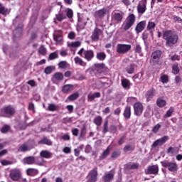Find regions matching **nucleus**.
Wrapping results in <instances>:
<instances>
[{"label": "nucleus", "mask_w": 182, "mask_h": 182, "mask_svg": "<svg viewBox=\"0 0 182 182\" xmlns=\"http://www.w3.org/2000/svg\"><path fill=\"white\" fill-rule=\"evenodd\" d=\"M109 132V120H106L103 125V134H106Z\"/></svg>", "instance_id": "nucleus-44"}, {"label": "nucleus", "mask_w": 182, "mask_h": 182, "mask_svg": "<svg viewBox=\"0 0 182 182\" xmlns=\"http://www.w3.org/2000/svg\"><path fill=\"white\" fill-rule=\"evenodd\" d=\"M134 64H130L126 68V71L127 72V73H129V75H132V73H134Z\"/></svg>", "instance_id": "nucleus-41"}, {"label": "nucleus", "mask_w": 182, "mask_h": 182, "mask_svg": "<svg viewBox=\"0 0 182 182\" xmlns=\"http://www.w3.org/2000/svg\"><path fill=\"white\" fill-rule=\"evenodd\" d=\"M10 178L13 180V181H19L22 178V172L19 168H14L10 171Z\"/></svg>", "instance_id": "nucleus-5"}, {"label": "nucleus", "mask_w": 182, "mask_h": 182, "mask_svg": "<svg viewBox=\"0 0 182 182\" xmlns=\"http://www.w3.org/2000/svg\"><path fill=\"white\" fill-rule=\"evenodd\" d=\"M38 53L40 55H42L43 56H45L46 55V48H45V46H41L38 48Z\"/></svg>", "instance_id": "nucleus-49"}, {"label": "nucleus", "mask_w": 182, "mask_h": 182, "mask_svg": "<svg viewBox=\"0 0 182 182\" xmlns=\"http://www.w3.org/2000/svg\"><path fill=\"white\" fill-rule=\"evenodd\" d=\"M79 98V92H76L70 96L68 97L67 100H69V102H75L77 99Z\"/></svg>", "instance_id": "nucleus-36"}, {"label": "nucleus", "mask_w": 182, "mask_h": 182, "mask_svg": "<svg viewBox=\"0 0 182 182\" xmlns=\"http://www.w3.org/2000/svg\"><path fill=\"white\" fill-rule=\"evenodd\" d=\"M99 173L97 172V167H95L92 169L87 177V182H96L97 181V177Z\"/></svg>", "instance_id": "nucleus-7"}, {"label": "nucleus", "mask_w": 182, "mask_h": 182, "mask_svg": "<svg viewBox=\"0 0 182 182\" xmlns=\"http://www.w3.org/2000/svg\"><path fill=\"white\" fill-rule=\"evenodd\" d=\"M174 112V108L173 107H171L170 109L166 112V113L164 115V118L166 117H171V115L173 114Z\"/></svg>", "instance_id": "nucleus-48"}, {"label": "nucleus", "mask_w": 182, "mask_h": 182, "mask_svg": "<svg viewBox=\"0 0 182 182\" xmlns=\"http://www.w3.org/2000/svg\"><path fill=\"white\" fill-rule=\"evenodd\" d=\"M58 68H60V69H66V68H68V62L60 61L58 63Z\"/></svg>", "instance_id": "nucleus-50"}, {"label": "nucleus", "mask_w": 182, "mask_h": 182, "mask_svg": "<svg viewBox=\"0 0 182 182\" xmlns=\"http://www.w3.org/2000/svg\"><path fill=\"white\" fill-rule=\"evenodd\" d=\"M74 60L76 64L80 65V66H83V60H82V58L75 57Z\"/></svg>", "instance_id": "nucleus-54"}, {"label": "nucleus", "mask_w": 182, "mask_h": 182, "mask_svg": "<svg viewBox=\"0 0 182 182\" xmlns=\"http://www.w3.org/2000/svg\"><path fill=\"white\" fill-rule=\"evenodd\" d=\"M53 70H55V66L50 65L45 68L44 73H46V75H50Z\"/></svg>", "instance_id": "nucleus-43"}, {"label": "nucleus", "mask_w": 182, "mask_h": 182, "mask_svg": "<svg viewBox=\"0 0 182 182\" xmlns=\"http://www.w3.org/2000/svg\"><path fill=\"white\" fill-rule=\"evenodd\" d=\"M167 105V102L166 100L163 99V97H159L156 100V105L158 107H164Z\"/></svg>", "instance_id": "nucleus-30"}, {"label": "nucleus", "mask_w": 182, "mask_h": 182, "mask_svg": "<svg viewBox=\"0 0 182 182\" xmlns=\"http://www.w3.org/2000/svg\"><path fill=\"white\" fill-rule=\"evenodd\" d=\"M171 60H172V62H174L176 60H180V55H177V54H175L173 55H172L171 57Z\"/></svg>", "instance_id": "nucleus-63"}, {"label": "nucleus", "mask_w": 182, "mask_h": 182, "mask_svg": "<svg viewBox=\"0 0 182 182\" xmlns=\"http://www.w3.org/2000/svg\"><path fill=\"white\" fill-rule=\"evenodd\" d=\"M121 84L122 87L124 89H126L127 90H129V89H130V87L132 86L130 80H129L127 78H122L121 80Z\"/></svg>", "instance_id": "nucleus-23"}, {"label": "nucleus", "mask_w": 182, "mask_h": 182, "mask_svg": "<svg viewBox=\"0 0 182 182\" xmlns=\"http://www.w3.org/2000/svg\"><path fill=\"white\" fill-rule=\"evenodd\" d=\"M53 39L58 45H60L63 42V38L60 34H54Z\"/></svg>", "instance_id": "nucleus-35"}, {"label": "nucleus", "mask_w": 182, "mask_h": 182, "mask_svg": "<svg viewBox=\"0 0 182 182\" xmlns=\"http://www.w3.org/2000/svg\"><path fill=\"white\" fill-rule=\"evenodd\" d=\"M63 79H64L63 73H62L60 72H57V73H54V75H53V77H52V80L53 82H55V80L57 82H62V80H63Z\"/></svg>", "instance_id": "nucleus-21"}, {"label": "nucleus", "mask_w": 182, "mask_h": 182, "mask_svg": "<svg viewBox=\"0 0 182 182\" xmlns=\"http://www.w3.org/2000/svg\"><path fill=\"white\" fill-rule=\"evenodd\" d=\"M161 81L162 83H167L168 82V75H164L161 76Z\"/></svg>", "instance_id": "nucleus-58"}, {"label": "nucleus", "mask_w": 182, "mask_h": 182, "mask_svg": "<svg viewBox=\"0 0 182 182\" xmlns=\"http://www.w3.org/2000/svg\"><path fill=\"white\" fill-rule=\"evenodd\" d=\"M9 14H11V9L6 8L1 3H0V15L6 16L7 15H9Z\"/></svg>", "instance_id": "nucleus-27"}, {"label": "nucleus", "mask_w": 182, "mask_h": 182, "mask_svg": "<svg viewBox=\"0 0 182 182\" xmlns=\"http://www.w3.org/2000/svg\"><path fill=\"white\" fill-rule=\"evenodd\" d=\"M58 58H59V55L56 52L51 53L49 55L50 60H53L54 59H58Z\"/></svg>", "instance_id": "nucleus-53"}, {"label": "nucleus", "mask_w": 182, "mask_h": 182, "mask_svg": "<svg viewBox=\"0 0 182 182\" xmlns=\"http://www.w3.org/2000/svg\"><path fill=\"white\" fill-rule=\"evenodd\" d=\"M120 151H114V152L112 153L111 157L112 159H117L119 156H120Z\"/></svg>", "instance_id": "nucleus-56"}, {"label": "nucleus", "mask_w": 182, "mask_h": 182, "mask_svg": "<svg viewBox=\"0 0 182 182\" xmlns=\"http://www.w3.org/2000/svg\"><path fill=\"white\" fill-rule=\"evenodd\" d=\"M123 116L125 120H129L132 117V107L127 105L124 109Z\"/></svg>", "instance_id": "nucleus-17"}, {"label": "nucleus", "mask_w": 182, "mask_h": 182, "mask_svg": "<svg viewBox=\"0 0 182 182\" xmlns=\"http://www.w3.org/2000/svg\"><path fill=\"white\" fill-rule=\"evenodd\" d=\"M87 129V128H86V126L84 124L81 128V131H80V139H83V137H85V136H86V130Z\"/></svg>", "instance_id": "nucleus-45"}, {"label": "nucleus", "mask_w": 182, "mask_h": 182, "mask_svg": "<svg viewBox=\"0 0 182 182\" xmlns=\"http://www.w3.org/2000/svg\"><path fill=\"white\" fill-rule=\"evenodd\" d=\"M107 14V9L103 8L95 12V18H103Z\"/></svg>", "instance_id": "nucleus-19"}, {"label": "nucleus", "mask_w": 182, "mask_h": 182, "mask_svg": "<svg viewBox=\"0 0 182 182\" xmlns=\"http://www.w3.org/2000/svg\"><path fill=\"white\" fill-rule=\"evenodd\" d=\"M146 21H142L137 23L135 28L136 33H140L144 31V28H146Z\"/></svg>", "instance_id": "nucleus-18"}, {"label": "nucleus", "mask_w": 182, "mask_h": 182, "mask_svg": "<svg viewBox=\"0 0 182 182\" xmlns=\"http://www.w3.org/2000/svg\"><path fill=\"white\" fill-rule=\"evenodd\" d=\"M31 149V146H29L26 143H24L18 146V151L26 153V151H30Z\"/></svg>", "instance_id": "nucleus-25"}, {"label": "nucleus", "mask_w": 182, "mask_h": 182, "mask_svg": "<svg viewBox=\"0 0 182 182\" xmlns=\"http://www.w3.org/2000/svg\"><path fill=\"white\" fill-rule=\"evenodd\" d=\"M100 96H101L100 92H95L92 95H88L87 99L90 102H93L94 100L98 99L99 97H100Z\"/></svg>", "instance_id": "nucleus-34"}, {"label": "nucleus", "mask_w": 182, "mask_h": 182, "mask_svg": "<svg viewBox=\"0 0 182 182\" xmlns=\"http://www.w3.org/2000/svg\"><path fill=\"white\" fill-rule=\"evenodd\" d=\"M84 59H86L87 62H90L93 58H95V52L92 50H87L84 52Z\"/></svg>", "instance_id": "nucleus-16"}, {"label": "nucleus", "mask_w": 182, "mask_h": 182, "mask_svg": "<svg viewBox=\"0 0 182 182\" xmlns=\"http://www.w3.org/2000/svg\"><path fill=\"white\" fill-rule=\"evenodd\" d=\"M160 127H161V125H160V124H157L156 125H155L152 129L153 133H158L159 130H160Z\"/></svg>", "instance_id": "nucleus-60"}, {"label": "nucleus", "mask_w": 182, "mask_h": 182, "mask_svg": "<svg viewBox=\"0 0 182 182\" xmlns=\"http://www.w3.org/2000/svg\"><path fill=\"white\" fill-rule=\"evenodd\" d=\"M126 170H139V164L134 163L132 165L130 164H125Z\"/></svg>", "instance_id": "nucleus-32"}, {"label": "nucleus", "mask_w": 182, "mask_h": 182, "mask_svg": "<svg viewBox=\"0 0 182 182\" xmlns=\"http://www.w3.org/2000/svg\"><path fill=\"white\" fill-rule=\"evenodd\" d=\"M94 70L97 75L107 73V72H109V68L106 66V64L103 63L94 64Z\"/></svg>", "instance_id": "nucleus-4"}, {"label": "nucleus", "mask_w": 182, "mask_h": 182, "mask_svg": "<svg viewBox=\"0 0 182 182\" xmlns=\"http://www.w3.org/2000/svg\"><path fill=\"white\" fill-rule=\"evenodd\" d=\"M83 149V145H80L77 149H74L75 156L76 157H79V154H80V151Z\"/></svg>", "instance_id": "nucleus-46"}, {"label": "nucleus", "mask_w": 182, "mask_h": 182, "mask_svg": "<svg viewBox=\"0 0 182 182\" xmlns=\"http://www.w3.org/2000/svg\"><path fill=\"white\" fill-rule=\"evenodd\" d=\"M168 140V136H164L162 138H160V139L156 140L153 143L152 147H157L158 146H163V144H164V143H166V141H167Z\"/></svg>", "instance_id": "nucleus-14"}, {"label": "nucleus", "mask_w": 182, "mask_h": 182, "mask_svg": "<svg viewBox=\"0 0 182 182\" xmlns=\"http://www.w3.org/2000/svg\"><path fill=\"white\" fill-rule=\"evenodd\" d=\"M156 95V89L154 87L149 89L148 91H146L145 94V97L146 99V102H150L151 99L154 97V95Z\"/></svg>", "instance_id": "nucleus-15"}, {"label": "nucleus", "mask_w": 182, "mask_h": 182, "mask_svg": "<svg viewBox=\"0 0 182 182\" xmlns=\"http://www.w3.org/2000/svg\"><path fill=\"white\" fill-rule=\"evenodd\" d=\"M112 18L115 22L120 23L123 21V14L114 13Z\"/></svg>", "instance_id": "nucleus-29"}, {"label": "nucleus", "mask_w": 182, "mask_h": 182, "mask_svg": "<svg viewBox=\"0 0 182 182\" xmlns=\"http://www.w3.org/2000/svg\"><path fill=\"white\" fill-rule=\"evenodd\" d=\"M102 33H103V31H102L99 28H95L92 31V34L91 36V40L92 41V42H98L100 38V35H102Z\"/></svg>", "instance_id": "nucleus-10"}, {"label": "nucleus", "mask_w": 182, "mask_h": 182, "mask_svg": "<svg viewBox=\"0 0 182 182\" xmlns=\"http://www.w3.org/2000/svg\"><path fill=\"white\" fill-rule=\"evenodd\" d=\"M1 163L2 166H11V164H14V162L5 159L1 160Z\"/></svg>", "instance_id": "nucleus-57"}, {"label": "nucleus", "mask_w": 182, "mask_h": 182, "mask_svg": "<svg viewBox=\"0 0 182 182\" xmlns=\"http://www.w3.org/2000/svg\"><path fill=\"white\" fill-rule=\"evenodd\" d=\"M156 28V23L149 21L147 26V31H151V29H154Z\"/></svg>", "instance_id": "nucleus-51"}, {"label": "nucleus", "mask_w": 182, "mask_h": 182, "mask_svg": "<svg viewBox=\"0 0 182 182\" xmlns=\"http://www.w3.org/2000/svg\"><path fill=\"white\" fill-rule=\"evenodd\" d=\"M110 154V146H108L105 151L102 153V154L100 156V159L101 160H104V159H106L107 156Z\"/></svg>", "instance_id": "nucleus-40"}, {"label": "nucleus", "mask_w": 182, "mask_h": 182, "mask_svg": "<svg viewBox=\"0 0 182 182\" xmlns=\"http://www.w3.org/2000/svg\"><path fill=\"white\" fill-rule=\"evenodd\" d=\"M75 86L72 84H67L62 87V92L63 93H69L70 92H72L74 90Z\"/></svg>", "instance_id": "nucleus-22"}, {"label": "nucleus", "mask_w": 182, "mask_h": 182, "mask_svg": "<svg viewBox=\"0 0 182 182\" xmlns=\"http://www.w3.org/2000/svg\"><path fill=\"white\" fill-rule=\"evenodd\" d=\"M10 129H11V127H9V125H4L1 129V133L5 134V133H8V132H9Z\"/></svg>", "instance_id": "nucleus-52"}, {"label": "nucleus", "mask_w": 182, "mask_h": 182, "mask_svg": "<svg viewBox=\"0 0 182 182\" xmlns=\"http://www.w3.org/2000/svg\"><path fill=\"white\" fill-rule=\"evenodd\" d=\"M163 39L166 41V46H173L178 43V34L173 30H164Z\"/></svg>", "instance_id": "nucleus-1"}, {"label": "nucleus", "mask_w": 182, "mask_h": 182, "mask_svg": "<svg viewBox=\"0 0 182 182\" xmlns=\"http://www.w3.org/2000/svg\"><path fill=\"white\" fill-rule=\"evenodd\" d=\"M55 18L58 22H62L64 19H66V15L63 13H58V14L55 15Z\"/></svg>", "instance_id": "nucleus-42"}, {"label": "nucleus", "mask_w": 182, "mask_h": 182, "mask_svg": "<svg viewBox=\"0 0 182 182\" xmlns=\"http://www.w3.org/2000/svg\"><path fill=\"white\" fill-rule=\"evenodd\" d=\"M106 53L105 52H98L96 54V58L97 59V60H100L101 62H103V60L106 59Z\"/></svg>", "instance_id": "nucleus-33"}, {"label": "nucleus", "mask_w": 182, "mask_h": 182, "mask_svg": "<svg viewBox=\"0 0 182 182\" xmlns=\"http://www.w3.org/2000/svg\"><path fill=\"white\" fill-rule=\"evenodd\" d=\"M135 22L136 16H134L133 14H129L122 24L124 31H129V29H130V28L134 25Z\"/></svg>", "instance_id": "nucleus-2"}, {"label": "nucleus", "mask_w": 182, "mask_h": 182, "mask_svg": "<svg viewBox=\"0 0 182 182\" xmlns=\"http://www.w3.org/2000/svg\"><path fill=\"white\" fill-rule=\"evenodd\" d=\"M162 166L171 173H176L178 170V165L176 162H162Z\"/></svg>", "instance_id": "nucleus-6"}, {"label": "nucleus", "mask_w": 182, "mask_h": 182, "mask_svg": "<svg viewBox=\"0 0 182 182\" xmlns=\"http://www.w3.org/2000/svg\"><path fill=\"white\" fill-rule=\"evenodd\" d=\"M82 45V43L80 41H75L70 43V46L72 48H79Z\"/></svg>", "instance_id": "nucleus-59"}, {"label": "nucleus", "mask_w": 182, "mask_h": 182, "mask_svg": "<svg viewBox=\"0 0 182 182\" xmlns=\"http://www.w3.org/2000/svg\"><path fill=\"white\" fill-rule=\"evenodd\" d=\"M114 178V173L112 172H109L107 173H105L102 176V180L104 182H112Z\"/></svg>", "instance_id": "nucleus-20"}, {"label": "nucleus", "mask_w": 182, "mask_h": 182, "mask_svg": "<svg viewBox=\"0 0 182 182\" xmlns=\"http://www.w3.org/2000/svg\"><path fill=\"white\" fill-rule=\"evenodd\" d=\"M75 80H86V76L83 74H77V77H75Z\"/></svg>", "instance_id": "nucleus-55"}, {"label": "nucleus", "mask_w": 182, "mask_h": 182, "mask_svg": "<svg viewBox=\"0 0 182 182\" xmlns=\"http://www.w3.org/2000/svg\"><path fill=\"white\" fill-rule=\"evenodd\" d=\"M67 16L68 18H69L70 19L73 18V11H72V9H68L67 11Z\"/></svg>", "instance_id": "nucleus-62"}, {"label": "nucleus", "mask_w": 182, "mask_h": 182, "mask_svg": "<svg viewBox=\"0 0 182 182\" xmlns=\"http://www.w3.org/2000/svg\"><path fill=\"white\" fill-rule=\"evenodd\" d=\"M172 73L173 75H178L180 73V68H178V63H176L172 66Z\"/></svg>", "instance_id": "nucleus-39"}, {"label": "nucleus", "mask_w": 182, "mask_h": 182, "mask_svg": "<svg viewBox=\"0 0 182 182\" xmlns=\"http://www.w3.org/2000/svg\"><path fill=\"white\" fill-rule=\"evenodd\" d=\"M147 9V0H141L137 6L138 14H144Z\"/></svg>", "instance_id": "nucleus-12"}, {"label": "nucleus", "mask_w": 182, "mask_h": 182, "mask_svg": "<svg viewBox=\"0 0 182 182\" xmlns=\"http://www.w3.org/2000/svg\"><path fill=\"white\" fill-rule=\"evenodd\" d=\"M40 156L43 159H50L52 158V153L48 150H43L40 152Z\"/></svg>", "instance_id": "nucleus-31"}, {"label": "nucleus", "mask_w": 182, "mask_h": 182, "mask_svg": "<svg viewBox=\"0 0 182 182\" xmlns=\"http://www.w3.org/2000/svg\"><path fill=\"white\" fill-rule=\"evenodd\" d=\"M134 107V114L135 116H141L143 114V110H144V107L143 104L140 102H135L133 105Z\"/></svg>", "instance_id": "nucleus-9"}, {"label": "nucleus", "mask_w": 182, "mask_h": 182, "mask_svg": "<svg viewBox=\"0 0 182 182\" xmlns=\"http://www.w3.org/2000/svg\"><path fill=\"white\" fill-rule=\"evenodd\" d=\"M38 144H46L47 146H52V141H50L49 139H47L46 137H43V139L38 141Z\"/></svg>", "instance_id": "nucleus-37"}, {"label": "nucleus", "mask_w": 182, "mask_h": 182, "mask_svg": "<svg viewBox=\"0 0 182 182\" xmlns=\"http://www.w3.org/2000/svg\"><path fill=\"white\" fill-rule=\"evenodd\" d=\"M144 173L146 175L159 174V165H152V166H148V168L144 170Z\"/></svg>", "instance_id": "nucleus-11"}, {"label": "nucleus", "mask_w": 182, "mask_h": 182, "mask_svg": "<svg viewBox=\"0 0 182 182\" xmlns=\"http://www.w3.org/2000/svg\"><path fill=\"white\" fill-rule=\"evenodd\" d=\"M102 122H103V118H102L101 116L96 117L93 120V123H95V124H96V126H97L98 127L102 126Z\"/></svg>", "instance_id": "nucleus-38"}, {"label": "nucleus", "mask_w": 182, "mask_h": 182, "mask_svg": "<svg viewBox=\"0 0 182 182\" xmlns=\"http://www.w3.org/2000/svg\"><path fill=\"white\" fill-rule=\"evenodd\" d=\"M134 149H136L134 145L127 144L123 148V151L125 154H127L129 153H133V151H134Z\"/></svg>", "instance_id": "nucleus-26"}, {"label": "nucleus", "mask_w": 182, "mask_h": 182, "mask_svg": "<svg viewBox=\"0 0 182 182\" xmlns=\"http://www.w3.org/2000/svg\"><path fill=\"white\" fill-rule=\"evenodd\" d=\"M2 112L6 114L8 117H9V116H14V114L16 113L15 108L11 105L4 107L2 109Z\"/></svg>", "instance_id": "nucleus-13"}, {"label": "nucleus", "mask_w": 182, "mask_h": 182, "mask_svg": "<svg viewBox=\"0 0 182 182\" xmlns=\"http://www.w3.org/2000/svg\"><path fill=\"white\" fill-rule=\"evenodd\" d=\"M109 132L113 134L116 133L117 132V127L114 125H111L109 127Z\"/></svg>", "instance_id": "nucleus-64"}, {"label": "nucleus", "mask_w": 182, "mask_h": 182, "mask_svg": "<svg viewBox=\"0 0 182 182\" xmlns=\"http://www.w3.org/2000/svg\"><path fill=\"white\" fill-rule=\"evenodd\" d=\"M38 173L39 171L34 168H29L26 170V174L27 176H30V177H35V176H37Z\"/></svg>", "instance_id": "nucleus-28"}, {"label": "nucleus", "mask_w": 182, "mask_h": 182, "mask_svg": "<svg viewBox=\"0 0 182 182\" xmlns=\"http://www.w3.org/2000/svg\"><path fill=\"white\" fill-rule=\"evenodd\" d=\"M35 161H36L35 156H27L23 159V164L32 165L35 164Z\"/></svg>", "instance_id": "nucleus-24"}, {"label": "nucleus", "mask_w": 182, "mask_h": 182, "mask_svg": "<svg viewBox=\"0 0 182 182\" xmlns=\"http://www.w3.org/2000/svg\"><path fill=\"white\" fill-rule=\"evenodd\" d=\"M135 53H140L141 52V46L140 44H136L134 47Z\"/></svg>", "instance_id": "nucleus-61"}, {"label": "nucleus", "mask_w": 182, "mask_h": 182, "mask_svg": "<svg viewBox=\"0 0 182 182\" xmlns=\"http://www.w3.org/2000/svg\"><path fill=\"white\" fill-rule=\"evenodd\" d=\"M48 110L49 112H56V110H58V107L55 104H49L48 107Z\"/></svg>", "instance_id": "nucleus-47"}, {"label": "nucleus", "mask_w": 182, "mask_h": 182, "mask_svg": "<svg viewBox=\"0 0 182 182\" xmlns=\"http://www.w3.org/2000/svg\"><path fill=\"white\" fill-rule=\"evenodd\" d=\"M132 45L130 44H118L117 46V53H121L122 55H124V53H127L129 50H131Z\"/></svg>", "instance_id": "nucleus-8"}, {"label": "nucleus", "mask_w": 182, "mask_h": 182, "mask_svg": "<svg viewBox=\"0 0 182 182\" xmlns=\"http://www.w3.org/2000/svg\"><path fill=\"white\" fill-rule=\"evenodd\" d=\"M161 55H163V53L160 50L154 51L151 53L150 63L151 65H152V66H156V65H159V63H160V59H161Z\"/></svg>", "instance_id": "nucleus-3"}]
</instances>
